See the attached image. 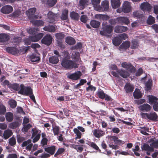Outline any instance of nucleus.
Returning <instances> with one entry per match:
<instances>
[{"instance_id": "44", "label": "nucleus", "mask_w": 158, "mask_h": 158, "mask_svg": "<svg viewBox=\"0 0 158 158\" xmlns=\"http://www.w3.org/2000/svg\"><path fill=\"white\" fill-rule=\"evenodd\" d=\"M70 16L72 19L75 20H77L79 17L78 14L74 11L70 13Z\"/></svg>"}, {"instance_id": "8", "label": "nucleus", "mask_w": 158, "mask_h": 158, "mask_svg": "<svg viewBox=\"0 0 158 158\" xmlns=\"http://www.w3.org/2000/svg\"><path fill=\"white\" fill-rule=\"evenodd\" d=\"M82 76V73L80 71H77L74 73L70 74L68 75L67 77L73 81H77L79 79L80 77Z\"/></svg>"}, {"instance_id": "19", "label": "nucleus", "mask_w": 158, "mask_h": 158, "mask_svg": "<svg viewBox=\"0 0 158 158\" xmlns=\"http://www.w3.org/2000/svg\"><path fill=\"white\" fill-rule=\"evenodd\" d=\"M6 51L13 55H15L19 53V50L16 48L13 47H8L6 48Z\"/></svg>"}, {"instance_id": "45", "label": "nucleus", "mask_w": 158, "mask_h": 158, "mask_svg": "<svg viewBox=\"0 0 158 158\" xmlns=\"http://www.w3.org/2000/svg\"><path fill=\"white\" fill-rule=\"evenodd\" d=\"M73 132L74 134H76L77 136L75 138V139H81V133L79 131L77 128H75L73 129Z\"/></svg>"}, {"instance_id": "28", "label": "nucleus", "mask_w": 158, "mask_h": 158, "mask_svg": "<svg viewBox=\"0 0 158 158\" xmlns=\"http://www.w3.org/2000/svg\"><path fill=\"white\" fill-rule=\"evenodd\" d=\"M30 22L35 27L42 26L44 24L43 20H31Z\"/></svg>"}, {"instance_id": "39", "label": "nucleus", "mask_w": 158, "mask_h": 158, "mask_svg": "<svg viewBox=\"0 0 158 158\" xmlns=\"http://www.w3.org/2000/svg\"><path fill=\"white\" fill-rule=\"evenodd\" d=\"M19 123L17 121L13 122L9 125V127L12 129H15L18 127Z\"/></svg>"}, {"instance_id": "7", "label": "nucleus", "mask_w": 158, "mask_h": 158, "mask_svg": "<svg viewBox=\"0 0 158 158\" xmlns=\"http://www.w3.org/2000/svg\"><path fill=\"white\" fill-rule=\"evenodd\" d=\"M122 67L129 70V71L132 73H134L135 71V68L129 62H123L121 64Z\"/></svg>"}, {"instance_id": "43", "label": "nucleus", "mask_w": 158, "mask_h": 158, "mask_svg": "<svg viewBox=\"0 0 158 158\" xmlns=\"http://www.w3.org/2000/svg\"><path fill=\"white\" fill-rule=\"evenodd\" d=\"M38 31V29L35 28H30L29 29H27V31L29 34L33 35L35 34Z\"/></svg>"}, {"instance_id": "35", "label": "nucleus", "mask_w": 158, "mask_h": 158, "mask_svg": "<svg viewBox=\"0 0 158 158\" xmlns=\"http://www.w3.org/2000/svg\"><path fill=\"white\" fill-rule=\"evenodd\" d=\"M6 118L7 121L9 122H11L13 119V114L10 112L7 113L6 114Z\"/></svg>"}, {"instance_id": "1", "label": "nucleus", "mask_w": 158, "mask_h": 158, "mask_svg": "<svg viewBox=\"0 0 158 158\" xmlns=\"http://www.w3.org/2000/svg\"><path fill=\"white\" fill-rule=\"evenodd\" d=\"M61 65L65 69H71L73 68H77L78 65L69 59L65 57L61 60Z\"/></svg>"}, {"instance_id": "6", "label": "nucleus", "mask_w": 158, "mask_h": 158, "mask_svg": "<svg viewBox=\"0 0 158 158\" xmlns=\"http://www.w3.org/2000/svg\"><path fill=\"white\" fill-rule=\"evenodd\" d=\"M122 11L125 13H128L131 11V2L127 1H124L123 4Z\"/></svg>"}, {"instance_id": "42", "label": "nucleus", "mask_w": 158, "mask_h": 158, "mask_svg": "<svg viewBox=\"0 0 158 158\" xmlns=\"http://www.w3.org/2000/svg\"><path fill=\"white\" fill-rule=\"evenodd\" d=\"M9 143L10 146H15L16 144V140L15 137H12L8 139Z\"/></svg>"}, {"instance_id": "4", "label": "nucleus", "mask_w": 158, "mask_h": 158, "mask_svg": "<svg viewBox=\"0 0 158 158\" xmlns=\"http://www.w3.org/2000/svg\"><path fill=\"white\" fill-rule=\"evenodd\" d=\"M33 92V90L30 86L25 87L22 84L20 85V89L19 93L26 96L30 95Z\"/></svg>"}, {"instance_id": "2", "label": "nucleus", "mask_w": 158, "mask_h": 158, "mask_svg": "<svg viewBox=\"0 0 158 158\" xmlns=\"http://www.w3.org/2000/svg\"><path fill=\"white\" fill-rule=\"evenodd\" d=\"M102 30L100 31V34L102 36L110 38L112 35L113 27L110 25H107L102 27Z\"/></svg>"}, {"instance_id": "27", "label": "nucleus", "mask_w": 158, "mask_h": 158, "mask_svg": "<svg viewBox=\"0 0 158 158\" xmlns=\"http://www.w3.org/2000/svg\"><path fill=\"white\" fill-rule=\"evenodd\" d=\"M89 0H80L78 7L80 9H83L86 4L88 3Z\"/></svg>"}, {"instance_id": "51", "label": "nucleus", "mask_w": 158, "mask_h": 158, "mask_svg": "<svg viewBox=\"0 0 158 158\" xmlns=\"http://www.w3.org/2000/svg\"><path fill=\"white\" fill-rule=\"evenodd\" d=\"M25 45H30L31 42H34L31 38V36H30L29 38H25L24 40Z\"/></svg>"}, {"instance_id": "34", "label": "nucleus", "mask_w": 158, "mask_h": 158, "mask_svg": "<svg viewBox=\"0 0 158 158\" xmlns=\"http://www.w3.org/2000/svg\"><path fill=\"white\" fill-rule=\"evenodd\" d=\"M89 23L92 27L94 28H98L100 25V23L97 20H91Z\"/></svg>"}, {"instance_id": "54", "label": "nucleus", "mask_w": 158, "mask_h": 158, "mask_svg": "<svg viewBox=\"0 0 158 158\" xmlns=\"http://www.w3.org/2000/svg\"><path fill=\"white\" fill-rule=\"evenodd\" d=\"M138 43L135 40H133L131 42V48L132 49H135L138 48Z\"/></svg>"}, {"instance_id": "18", "label": "nucleus", "mask_w": 158, "mask_h": 158, "mask_svg": "<svg viewBox=\"0 0 158 158\" xmlns=\"http://www.w3.org/2000/svg\"><path fill=\"white\" fill-rule=\"evenodd\" d=\"M128 29V28L127 27L117 26L115 27L114 32L116 33H120L125 32Z\"/></svg>"}, {"instance_id": "62", "label": "nucleus", "mask_w": 158, "mask_h": 158, "mask_svg": "<svg viewBox=\"0 0 158 158\" xmlns=\"http://www.w3.org/2000/svg\"><path fill=\"white\" fill-rule=\"evenodd\" d=\"M17 140L18 143H20L25 140V138L21 137L20 135H17L16 136Z\"/></svg>"}, {"instance_id": "25", "label": "nucleus", "mask_w": 158, "mask_h": 158, "mask_svg": "<svg viewBox=\"0 0 158 158\" xmlns=\"http://www.w3.org/2000/svg\"><path fill=\"white\" fill-rule=\"evenodd\" d=\"M134 98L135 99H139L141 98L143 94L139 89H136L133 93Z\"/></svg>"}, {"instance_id": "49", "label": "nucleus", "mask_w": 158, "mask_h": 158, "mask_svg": "<svg viewBox=\"0 0 158 158\" xmlns=\"http://www.w3.org/2000/svg\"><path fill=\"white\" fill-rule=\"evenodd\" d=\"M55 37L56 39L59 40H61L63 39L64 37V35L61 33H58L55 34Z\"/></svg>"}, {"instance_id": "29", "label": "nucleus", "mask_w": 158, "mask_h": 158, "mask_svg": "<svg viewBox=\"0 0 158 158\" xmlns=\"http://www.w3.org/2000/svg\"><path fill=\"white\" fill-rule=\"evenodd\" d=\"M12 134V132L11 130L8 129L5 130L3 134L4 139H7L10 137Z\"/></svg>"}, {"instance_id": "38", "label": "nucleus", "mask_w": 158, "mask_h": 158, "mask_svg": "<svg viewBox=\"0 0 158 158\" xmlns=\"http://www.w3.org/2000/svg\"><path fill=\"white\" fill-rule=\"evenodd\" d=\"M53 133L55 135H57L59 134L60 128L59 126L54 125L52 127Z\"/></svg>"}, {"instance_id": "63", "label": "nucleus", "mask_w": 158, "mask_h": 158, "mask_svg": "<svg viewBox=\"0 0 158 158\" xmlns=\"http://www.w3.org/2000/svg\"><path fill=\"white\" fill-rule=\"evenodd\" d=\"M143 73V71L141 68H139L136 71L135 75L136 76H139L141 74H142Z\"/></svg>"}, {"instance_id": "32", "label": "nucleus", "mask_w": 158, "mask_h": 158, "mask_svg": "<svg viewBox=\"0 0 158 158\" xmlns=\"http://www.w3.org/2000/svg\"><path fill=\"white\" fill-rule=\"evenodd\" d=\"M65 42L69 45H74L76 41L72 37L69 36L65 39Z\"/></svg>"}, {"instance_id": "64", "label": "nucleus", "mask_w": 158, "mask_h": 158, "mask_svg": "<svg viewBox=\"0 0 158 158\" xmlns=\"http://www.w3.org/2000/svg\"><path fill=\"white\" fill-rule=\"evenodd\" d=\"M48 17L49 19H55L56 15L51 11H49L47 14Z\"/></svg>"}, {"instance_id": "57", "label": "nucleus", "mask_w": 158, "mask_h": 158, "mask_svg": "<svg viewBox=\"0 0 158 158\" xmlns=\"http://www.w3.org/2000/svg\"><path fill=\"white\" fill-rule=\"evenodd\" d=\"M64 152V148H59L57 151L56 152L55 154H54V157H56L57 156L60 155Z\"/></svg>"}, {"instance_id": "41", "label": "nucleus", "mask_w": 158, "mask_h": 158, "mask_svg": "<svg viewBox=\"0 0 158 158\" xmlns=\"http://www.w3.org/2000/svg\"><path fill=\"white\" fill-rule=\"evenodd\" d=\"M152 85V81L151 79H149L147 82L145 83V86L148 90L151 89Z\"/></svg>"}, {"instance_id": "13", "label": "nucleus", "mask_w": 158, "mask_h": 158, "mask_svg": "<svg viewBox=\"0 0 158 158\" xmlns=\"http://www.w3.org/2000/svg\"><path fill=\"white\" fill-rule=\"evenodd\" d=\"M13 10L12 7L9 5H6L2 7L1 9V11L4 14H8Z\"/></svg>"}, {"instance_id": "5", "label": "nucleus", "mask_w": 158, "mask_h": 158, "mask_svg": "<svg viewBox=\"0 0 158 158\" xmlns=\"http://www.w3.org/2000/svg\"><path fill=\"white\" fill-rule=\"evenodd\" d=\"M36 11V9L35 8H31L26 11V13L29 17L32 18L33 19H40L41 16L40 14L34 15Z\"/></svg>"}, {"instance_id": "48", "label": "nucleus", "mask_w": 158, "mask_h": 158, "mask_svg": "<svg viewBox=\"0 0 158 158\" xmlns=\"http://www.w3.org/2000/svg\"><path fill=\"white\" fill-rule=\"evenodd\" d=\"M9 104L12 108H15L16 107L17 105V102L14 99H11L8 102Z\"/></svg>"}, {"instance_id": "61", "label": "nucleus", "mask_w": 158, "mask_h": 158, "mask_svg": "<svg viewBox=\"0 0 158 158\" xmlns=\"http://www.w3.org/2000/svg\"><path fill=\"white\" fill-rule=\"evenodd\" d=\"M57 43L58 46L61 49H64L65 46L63 44L62 41L61 40H57Z\"/></svg>"}, {"instance_id": "9", "label": "nucleus", "mask_w": 158, "mask_h": 158, "mask_svg": "<svg viewBox=\"0 0 158 158\" xmlns=\"http://www.w3.org/2000/svg\"><path fill=\"white\" fill-rule=\"evenodd\" d=\"M92 132L94 136L96 138H100L105 135V131L101 129H94Z\"/></svg>"}, {"instance_id": "23", "label": "nucleus", "mask_w": 158, "mask_h": 158, "mask_svg": "<svg viewBox=\"0 0 158 158\" xmlns=\"http://www.w3.org/2000/svg\"><path fill=\"white\" fill-rule=\"evenodd\" d=\"M139 130L140 131V132L141 134L145 135H148L149 134L146 132H149V128L148 127H140Z\"/></svg>"}, {"instance_id": "47", "label": "nucleus", "mask_w": 158, "mask_h": 158, "mask_svg": "<svg viewBox=\"0 0 158 158\" xmlns=\"http://www.w3.org/2000/svg\"><path fill=\"white\" fill-rule=\"evenodd\" d=\"M130 43L128 41H125L123 43L120 45V47L122 48L127 49L130 47Z\"/></svg>"}, {"instance_id": "20", "label": "nucleus", "mask_w": 158, "mask_h": 158, "mask_svg": "<svg viewBox=\"0 0 158 158\" xmlns=\"http://www.w3.org/2000/svg\"><path fill=\"white\" fill-rule=\"evenodd\" d=\"M101 0H91V4L96 10H99L100 8V3Z\"/></svg>"}, {"instance_id": "60", "label": "nucleus", "mask_w": 158, "mask_h": 158, "mask_svg": "<svg viewBox=\"0 0 158 158\" xmlns=\"http://www.w3.org/2000/svg\"><path fill=\"white\" fill-rule=\"evenodd\" d=\"M57 0H48L47 3L49 6H53L56 3Z\"/></svg>"}, {"instance_id": "11", "label": "nucleus", "mask_w": 158, "mask_h": 158, "mask_svg": "<svg viewBox=\"0 0 158 158\" xmlns=\"http://www.w3.org/2000/svg\"><path fill=\"white\" fill-rule=\"evenodd\" d=\"M141 9L143 11H150L152 9V6L147 2H144L141 4Z\"/></svg>"}, {"instance_id": "56", "label": "nucleus", "mask_w": 158, "mask_h": 158, "mask_svg": "<svg viewBox=\"0 0 158 158\" xmlns=\"http://www.w3.org/2000/svg\"><path fill=\"white\" fill-rule=\"evenodd\" d=\"M133 15L134 17L136 18H140L142 17L143 15L141 14L140 12L139 11H134L133 12Z\"/></svg>"}, {"instance_id": "59", "label": "nucleus", "mask_w": 158, "mask_h": 158, "mask_svg": "<svg viewBox=\"0 0 158 158\" xmlns=\"http://www.w3.org/2000/svg\"><path fill=\"white\" fill-rule=\"evenodd\" d=\"M150 146L152 148H158V140L154 141L152 140V142L150 144Z\"/></svg>"}, {"instance_id": "50", "label": "nucleus", "mask_w": 158, "mask_h": 158, "mask_svg": "<svg viewBox=\"0 0 158 158\" xmlns=\"http://www.w3.org/2000/svg\"><path fill=\"white\" fill-rule=\"evenodd\" d=\"M148 99L149 103H154L155 102H156V101L158 100V99L155 97L151 95L149 96Z\"/></svg>"}, {"instance_id": "21", "label": "nucleus", "mask_w": 158, "mask_h": 158, "mask_svg": "<svg viewBox=\"0 0 158 158\" xmlns=\"http://www.w3.org/2000/svg\"><path fill=\"white\" fill-rule=\"evenodd\" d=\"M45 151L47 152L51 155H54L56 151V146H49L44 148Z\"/></svg>"}, {"instance_id": "12", "label": "nucleus", "mask_w": 158, "mask_h": 158, "mask_svg": "<svg viewBox=\"0 0 158 158\" xmlns=\"http://www.w3.org/2000/svg\"><path fill=\"white\" fill-rule=\"evenodd\" d=\"M109 1L106 0L103 1L101 2L99 10H102L104 11H107L109 10Z\"/></svg>"}, {"instance_id": "22", "label": "nucleus", "mask_w": 158, "mask_h": 158, "mask_svg": "<svg viewBox=\"0 0 158 158\" xmlns=\"http://www.w3.org/2000/svg\"><path fill=\"white\" fill-rule=\"evenodd\" d=\"M29 58L31 61L33 62H37L40 60V56L35 54H33Z\"/></svg>"}, {"instance_id": "14", "label": "nucleus", "mask_w": 158, "mask_h": 158, "mask_svg": "<svg viewBox=\"0 0 158 158\" xmlns=\"http://www.w3.org/2000/svg\"><path fill=\"white\" fill-rule=\"evenodd\" d=\"M138 108L141 111L148 112L150 111L151 107L148 104L145 103L140 105Z\"/></svg>"}, {"instance_id": "26", "label": "nucleus", "mask_w": 158, "mask_h": 158, "mask_svg": "<svg viewBox=\"0 0 158 158\" xmlns=\"http://www.w3.org/2000/svg\"><path fill=\"white\" fill-rule=\"evenodd\" d=\"M111 3L112 7L114 9L118 7L121 4L119 0H111Z\"/></svg>"}, {"instance_id": "24", "label": "nucleus", "mask_w": 158, "mask_h": 158, "mask_svg": "<svg viewBox=\"0 0 158 158\" xmlns=\"http://www.w3.org/2000/svg\"><path fill=\"white\" fill-rule=\"evenodd\" d=\"M44 35L43 33H40L35 36H31V38L34 42H37L40 40L44 36Z\"/></svg>"}, {"instance_id": "16", "label": "nucleus", "mask_w": 158, "mask_h": 158, "mask_svg": "<svg viewBox=\"0 0 158 158\" xmlns=\"http://www.w3.org/2000/svg\"><path fill=\"white\" fill-rule=\"evenodd\" d=\"M10 38V36L5 33L0 34V42L4 43L8 41Z\"/></svg>"}, {"instance_id": "36", "label": "nucleus", "mask_w": 158, "mask_h": 158, "mask_svg": "<svg viewBox=\"0 0 158 158\" xmlns=\"http://www.w3.org/2000/svg\"><path fill=\"white\" fill-rule=\"evenodd\" d=\"M44 29L46 31L52 32H54L56 30L55 27L54 26L50 25L45 26L44 27Z\"/></svg>"}, {"instance_id": "52", "label": "nucleus", "mask_w": 158, "mask_h": 158, "mask_svg": "<svg viewBox=\"0 0 158 158\" xmlns=\"http://www.w3.org/2000/svg\"><path fill=\"white\" fill-rule=\"evenodd\" d=\"M20 13V11L19 10H17L14 12L12 14L10 15V16L12 17V18H10V19H15V18L18 17Z\"/></svg>"}, {"instance_id": "55", "label": "nucleus", "mask_w": 158, "mask_h": 158, "mask_svg": "<svg viewBox=\"0 0 158 158\" xmlns=\"http://www.w3.org/2000/svg\"><path fill=\"white\" fill-rule=\"evenodd\" d=\"M82 48V44L81 42L78 43L75 46H73L71 48L72 50L77 49L81 48Z\"/></svg>"}, {"instance_id": "53", "label": "nucleus", "mask_w": 158, "mask_h": 158, "mask_svg": "<svg viewBox=\"0 0 158 158\" xmlns=\"http://www.w3.org/2000/svg\"><path fill=\"white\" fill-rule=\"evenodd\" d=\"M97 95L98 98L101 99H103L105 97L106 94L102 90H101L98 91Z\"/></svg>"}, {"instance_id": "33", "label": "nucleus", "mask_w": 158, "mask_h": 158, "mask_svg": "<svg viewBox=\"0 0 158 158\" xmlns=\"http://www.w3.org/2000/svg\"><path fill=\"white\" fill-rule=\"evenodd\" d=\"M141 149L142 150H144L146 151L150 152L153 151V148L152 147L149 146V145L146 143H144L142 147H141Z\"/></svg>"}, {"instance_id": "58", "label": "nucleus", "mask_w": 158, "mask_h": 158, "mask_svg": "<svg viewBox=\"0 0 158 158\" xmlns=\"http://www.w3.org/2000/svg\"><path fill=\"white\" fill-rule=\"evenodd\" d=\"M6 111V107L3 105H0V114H4Z\"/></svg>"}, {"instance_id": "17", "label": "nucleus", "mask_w": 158, "mask_h": 158, "mask_svg": "<svg viewBox=\"0 0 158 158\" xmlns=\"http://www.w3.org/2000/svg\"><path fill=\"white\" fill-rule=\"evenodd\" d=\"M117 72L119 74V75L124 78H126L130 76L129 72L124 69H119L117 71Z\"/></svg>"}, {"instance_id": "30", "label": "nucleus", "mask_w": 158, "mask_h": 158, "mask_svg": "<svg viewBox=\"0 0 158 158\" xmlns=\"http://www.w3.org/2000/svg\"><path fill=\"white\" fill-rule=\"evenodd\" d=\"M95 19L99 20H108L110 19V17L106 15H96Z\"/></svg>"}, {"instance_id": "40", "label": "nucleus", "mask_w": 158, "mask_h": 158, "mask_svg": "<svg viewBox=\"0 0 158 158\" xmlns=\"http://www.w3.org/2000/svg\"><path fill=\"white\" fill-rule=\"evenodd\" d=\"M88 144L89 146L91 147L96 150L98 151L99 152H101L100 149H99L97 144L93 142H89Z\"/></svg>"}, {"instance_id": "46", "label": "nucleus", "mask_w": 158, "mask_h": 158, "mask_svg": "<svg viewBox=\"0 0 158 158\" xmlns=\"http://www.w3.org/2000/svg\"><path fill=\"white\" fill-rule=\"evenodd\" d=\"M68 17V10L64 9L62 11L61 18L62 20H66Z\"/></svg>"}, {"instance_id": "3", "label": "nucleus", "mask_w": 158, "mask_h": 158, "mask_svg": "<svg viewBox=\"0 0 158 158\" xmlns=\"http://www.w3.org/2000/svg\"><path fill=\"white\" fill-rule=\"evenodd\" d=\"M140 115L143 118L148 119L152 121H156L158 118V116L155 112H151L149 113H141Z\"/></svg>"}, {"instance_id": "15", "label": "nucleus", "mask_w": 158, "mask_h": 158, "mask_svg": "<svg viewBox=\"0 0 158 158\" xmlns=\"http://www.w3.org/2000/svg\"><path fill=\"white\" fill-rule=\"evenodd\" d=\"M124 89L127 94H130L134 91V87L130 83L127 82L124 86Z\"/></svg>"}, {"instance_id": "37", "label": "nucleus", "mask_w": 158, "mask_h": 158, "mask_svg": "<svg viewBox=\"0 0 158 158\" xmlns=\"http://www.w3.org/2000/svg\"><path fill=\"white\" fill-rule=\"evenodd\" d=\"M59 60L58 57L53 56L49 58V62L53 64H56L58 63Z\"/></svg>"}, {"instance_id": "10", "label": "nucleus", "mask_w": 158, "mask_h": 158, "mask_svg": "<svg viewBox=\"0 0 158 158\" xmlns=\"http://www.w3.org/2000/svg\"><path fill=\"white\" fill-rule=\"evenodd\" d=\"M52 38L49 34H48L44 36L41 41L42 44L47 45L51 44L52 42Z\"/></svg>"}, {"instance_id": "31", "label": "nucleus", "mask_w": 158, "mask_h": 158, "mask_svg": "<svg viewBox=\"0 0 158 158\" xmlns=\"http://www.w3.org/2000/svg\"><path fill=\"white\" fill-rule=\"evenodd\" d=\"M122 40L119 37L117 36L113 38L112 39V43L115 46H118L121 43Z\"/></svg>"}]
</instances>
